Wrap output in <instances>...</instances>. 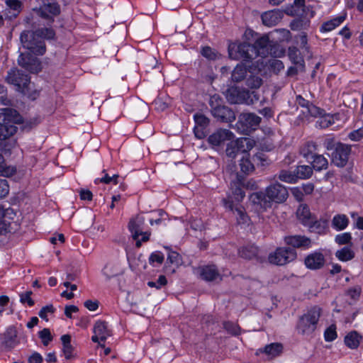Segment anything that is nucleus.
<instances>
[{"instance_id":"17","label":"nucleus","mask_w":363,"mask_h":363,"mask_svg":"<svg viewBox=\"0 0 363 363\" xmlns=\"http://www.w3.org/2000/svg\"><path fill=\"white\" fill-rule=\"evenodd\" d=\"M233 133L227 129H219L208 137V141L213 145L218 146L225 141L233 139Z\"/></svg>"},{"instance_id":"41","label":"nucleus","mask_w":363,"mask_h":363,"mask_svg":"<svg viewBox=\"0 0 363 363\" xmlns=\"http://www.w3.org/2000/svg\"><path fill=\"white\" fill-rule=\"evenodd\" d=\"M252 259L261 263L265 259V253L257 247L251 245V260Z\"/></svg>"},{"instance_id":"3","label":"nucleus","mask_w":363,"mask_h":363,"mask_svg":"<svg viewBox=\"0 0 363 363\" xmlns=\"http://www.w3.org/2000/svg\"><path fill=\"white\" fill-rule=\"evenodd\" d=\"M21 122V116L14 109L4 108L0 112V150L4 154H11L16 147V140L10 138L16 133V124Z\"/></svg>"},{"instance_id":"61","label":"nucleus","mask_w":363,"mask_h":363,"mask_svg":"<svg viewBox=\"0 0 363 363\" xmlns=\"http://www.w3.org/2000/svg\"><path fill=\"white\" fill-rule=\"evenodd\" d=\"M220 103L221 99L218 95L215 94L210 98L209 104L211 108V110H213L217 106H222Z\"/></svg>"},{"instance_id":"59","label":"nucleus","mask_w":363,"mask_h":363,"mask_svg":"<svg viewBox=\"0 0 363 363\" xmlns=\"http://www.w3.org/2000/svg\"><path fill=\"white\" fill-rule=\"evenodd\" d=\"M300 40V47L306 51H308L309 47L308 46V38L306 33H302L299 35L296 36Z\"/></svg>"},{"instance_id":"4","label":"nucleus","mask_w":363,"mask_h":363,"mask_svg":"<svg viewBox=\"0 0 363 363\" xmlns=\"http://www.w3.org/2000/svg\"><path fill=\"white\" fill-rule=\"evenodd\" d=\"M289 196L286 188L278 183L271 184L266 189V193L256 192L251 194V206L257 213L270 208L272 202L282 203Z\"/></svg>"},{"instance_id":"38","label":"nucleus","mask_w":363,"mask_h":363,"mask_svg":"<svg viewBox=\"0 0 363 363\" xmlns=\"http://www.w3.org/2000/svg\"><path fill=\"white\" fill-rule=\"evenodd\" d=\"M247 74V67L245 65H238L232 73V79L235 82L242 80Z\"/></svg>"},{"instance_id":"5","label":"nucleus","mask_w":363,"mask_h":363,"mask_svg":"<svg viewBox=\"0 0 363 363\" xmlns=\"http://www.w3.org/2000/svg\"><path fill=\"white\" fill-rule=\"evenodd\" d=\"M321 313L322 309L315 306L301 315L296 327L298 333L306 336L312 335L317 328Z\"/></svg>"},{"instance_id":"39","label":"nucleus","mask_w":363,"mask_h":363,"mask_svg":"<svg viewBox=\"0 0 363 363\" xmlns=\"http://www.w3.org/2000/svg\"><path fill=\"white\" fill-rule=\"evenodd\" d=\"M15 172V167L7 165L4 157L0 154V176L10 177L13 175Z\"/></svg>"},{"instance_id":"40","label":"nucleus","mask_w":363,"mask_h":363,"mask_svg":"<svg viewBox=\"0 0 363 363\" xmlns=\"http://www.w3.org/2000/svg\"><path fill=\"white\" fill-rule=\"evenodd\" d=\"M278 178L284 182L293 184L296 182L295 172H291L288 170H281L279 172Z\"/></svg>"},{"instance_id":"58","label":"nucleus","mask_w":363,"mask_h":363,"mask_svg":"<svg viewBox=\"0 0 363 363\" xmlns=\"http://www.w3.org/2000/svg\"><path fill=\"white\" fill-rule=\"evenodd\" d=\"M337 143L335 142L334 138L328 137L325 139L323 145L327 150H335V146Z\"/></svg>"},{"instance_id":"15","label":"nucleus","mask_w":363,"mask_h":363,"mask_svg":"<svg viewBox=\"0 0 363 363\" xmlns=\"http://www.w3.org/2000/svg\"><path fill=\"white\" fill-rule=\"evenodd\" d=\"M197 273L200 277L206 281H213L221 279V276L215 265H206L198 269Z\"/></svg>"},{"instance_id":"45","label":"nucleus","mask_w":363,"mask_h":363,"mask_svg":"<svg viewBox=\"0 0 363 363\" xmlns=\"http://www.w3.org/2000/svg\"><path fill=\"white\" fill-rule=\"evenodd\" d=\"M201 54L206 58L211 60H216L218 57V53L208 46L202 48Z\"/></svg>"},{"instance_id":"21","label":"nucleus","mask_w":363,"mask_h":363,"mask_svg":"<svg viewBox=\"0 0 363 363\" xmlns=\"http://www.w3.org/2000/svg\"><path fill=\"white\" fill-rule=\"evenodd\" d=\"M144 223L145 218L140 216H137L135 218L130 221L128 228L133 234V239L136 240L138 238L140 235H142Z\"/></svg>"},{"instance_id":"32","label":"nucleus","mask_w":363,"mask_h":363,"mask_svg":"<svg viewBox=\"0 0 363 363\" xmlns=\"http://www.w3.org/2000/svg\"><path fill=\"white\" fill-rule=\"evenodd\" d=\"M345 19V16H340L330 21L324 23L320 28L322 32H329L335 29L337 26H340Z\"/></svg>"},{"instance_id":"22","label":"nucleus","mask_w":363,"mask_h":363,"mask_svg":"<svg viewBox=\"0 0 363 363\" xmlns=\"http://www.w3.org/2000/svg\"><path fill=\"white\" fill-rule=\"evenodd\" d=\"M7 9L4 11V16L7 18H16L21 12L22 4L18 0H7Z\"/></svg>"},{"instance_id":"43","label":"nucleus","mask_w":363,"mask_h":363,"mask_svg":"<svg viewBox=\"0 0 363 363\" xmlns=\"http://www.w3.org/2000/svg\"><path fill=\"white\" fill-rule=\"evenodd\" d=\"M39 337L41 338L44 345L47 346L50 341L52 340V336L50 333V330L48 328H44L39 332Z\"/></svg>"},{"instance_id":"2","label":"nucleus","mask_w":363,"mask_h":363,"mask_svg":"<svg viewBox=\"0 0 363 363\" xmlns=\"http://www.w3.org/2000/svg\"><path fill=\"white\" fill-rule=\"evenodd\" d=\"M238 153L242 155L240 160V171L236 174L235 179L230 184V189L235 199L240 201L245 196L244 189H247L249 181L247 176L250 170V138L247 137L238 138L235 141Z\"/></svg>"},{"instance_id":"51","label":"nucleus","mask_w":363,"mask_h":363,"mask_svg":"<svg viewBox=\"0 0 363 363\" xmlns=\"http://www.w3.org/2000/svg\"><path fill=\"white\" fill-rule=\"evenodd\" d=\"M167 262L178 266L181 262V257L179 253L171 251L168 254Z\"/></svg>"},{"instance_id":"53","label":"nucleus","mask_w":363,"mask_h":363,"mask_svg":"<svg viewBox=\"0 0 363 363\" xmlns=\"http://www.w3.org/2000/svg\"><path fill=\"white\" fill-rule=\"evenodd\" d=\"M164 261V256L160 252H155L150 255L149 258V262L151 264H153L155 262L157 264H162Z\"/></svg>"},{"instance_id":"56","label":"nucleus","mask_w":363,"mask_h":363,"mask_svg":"<svg viewBox=\"0 0 363 363\" xmlns=\"http://www.w3.org/2000/svg\"><path fill=\"white\" fill-rule=\"evenodd\" d=\"M31 294H32V291H26V292H25L23 294H21L20 295L21 302L23 303H28V304L30 306H33L34 305V301L30 298Z\"/></svg>"},{"instance_id":"11","label":"nucleus","mask_w":363,"mask_h":363,"mask_svg":"<svg viewBox=\"0 0 363 363\" xmlns=\"http://www.w3.org/2000/svg\"><path fill=\"white\" fill-rule=\"evenodd\" d=\"M18 65L30 72L37 73L41 70V64L39 60L30 52L22 53L18 59Z\"/></svg>"},{"instance_id":"52","label":"nucleus","mask_w":363,"mask_h":363,"mask_svg":"<svg viewBox=\"0 0 363 363\" xmlns=\"http://www.w3.org/2000/svg\"><path fill=\"white\" fill-rule=\"evenodd\" d=\"M11 223L7 222L5 216L0 220V235L11 232Z\"/></svg>"},{"instance_id":"6","label":"nucleus","mask_w":363,"mask_h":363,"mask_svg":"<svg viewBox=\"0 0 363 363\" xmlns=\"http://www.w3.org/2000/svg\"><path fill=\"white\" fill-rule=\"evenodd\" d=\"M251 49L255 50L257 56L265 57L271 55L275 57H281L284 55L285 50L279 46L273 44L269 39L267 35H264L257 38L252 45Z\"/></svg>"},{"instance_id":"26","label":"nucleus","mask_w":363,"mask_h":363,"mask_svg":"<svg viewBox=\"0 0 363 363\" xmlns=\"http://www.w3.org/2000/svg\"><path fill=\"white\" fill-rule=\"evenodd\" d=\"M236 128L238 131L245 135H250V113H243L240 115L238 122L236 123Z\"/></svg>"},{"instance_id":"19","label":"nucleus","mask_w":363,"mask_h":363,"mask_svg":"<svg viewBox=\"0 0 363 363\" xmlns=\"http://www.w3.org/2000/svg\"><path fill=\"white\" fill-rule=\"evenodd\" d=\"M285 243L295 248H308L311 246V239L304 235H289L284 238Z\"/></svg>"},{"instance_id":"13","label":"nucleus","mask_w":363,"mask_h":363,"mask_svg":"<svg viewBox=\"0 0 363 363\" xmlns=\"http://www.w3.org/2000/svg\"><path fill=\"white\" fill-rule=\"evenodd\" d=\"M1 343L3 347L10 350L18 345L17 330L15 327L10 326L1 335Z\"/></svg>"},{"instance_id":"44","label":"nucleus","mask_w":363,"mask_h":363,"mask_svg":"<svg viewBox=\"0 0 363 363\" xmlns=\"http://www.w3.org/2000/svg\"><path fill=\"white\" fill-rule=\"evenodd\" d=\"M274 32L279 35V41L289 42L291 38V33L287 29H285V28L276 29V30H274Z\"/></svg>"},{"instance_id":"54","label":"nucleus","mask_w":363,"mask_h":363,"mask_svg":"<svg viewBox=\"0 0 363 363\" xmlns=\"http://www.w3.org/2000/svg\"><path fill=\"white\" fill-rule=\"evenodd\" d=\"M9 192V186L6 179H0V199L5 197Z\"/></svg>"},{"instance_id":"35","label":"nucleus","mask_w":363,"mask_h":363,"mask_svg":"<svg viewBox=\"0 0 363 363\" xmlns=\"http://www.w3.org/2000/svg\"><path fill=\"white\" fill-rule=\"evenodd\" d=\"M360 339L361 337L357 334V333L353 331L345 336V343L348 347L354 349L359 346Z\"/></svg>"},{"instance_id":"63","label":"nucleus","mask_w":363,"mask_h":363,"mask_svg":"<svg viewBox=\"0 0 363 363\" xmlns=\"http://www.w3.org/2000/svg\"><path fill=\"white\" fill-rule=\"evenodd\" d=\"M84 306L91 311H96L99 307V302L97 301L87 300L84 302Z\"/></svg>"},{"instance_id":"14","label":"nucleus","mask_w":363,"mask_h":363,"mask_svg":"<svg viewBox=\"0 0 363 363\" xmlns=\"http://www.w3.org/2000/svg\"><path fill=\"white\" fill-rule=\"evenodd\" d=\"M212 115L218 121L225 123H230L235 119L234 112L225 106H217L211 110Z\"/></svg>"},{"instance_id":"24","label":"nucleus","mask_w":363,"mask_h":363,"mask_svg":"<svg viewBox=\"0 0 363 363\" xmlns=\"http://www.w3.org/2000/svg\"><path fill=\"white\" fill-rule=\"evenodd\" d=\"M296 216L298 220L305 226L309 225L311 220L314 218L310 212L308 206L305 204H301L298 206L296 211Z\"/></svg>"},{"instance_id":"57","label":"nucleus","mask_w":363,"mask_h":363,"mask_svg":"<svg viewBox=\"0 0 363 363\" xmlns=\"http://www.w3.org/2000/svg\"><path fill=\"white\" fill-rule=\"evenodd\" d=\"M226 155L230 157H235L237 155H239V153H238L237 152V150H236V144L235 143H230L228 144L227 145V148H226Z\"/></svg>"},{"instance_id":"9","label":"nucleus","mask_w":363,"mask_h":363,"mask_svg":"<svg viewBox=\"0 0 363 363\" xmlns=\"http://www.w3.org/2000/svg\"><path fill=\"white\" fill-rule=\"evenodd\" d=\"M351 152V146L337 143L335 150L332 153V162L337 167H343L347 163Z\"/></svg>"},{"instance_id":"8","label":"nucleus","mask_w":363,"mask_h":363,"mask_svg":"<svg viewBox=\"0 0 363 363\" xmlns=\"http://www.w3.org/2000/svg\"><path fill=\"white\" fill-rule=\"evenodd\" d=\"M296 252L289 247H279L268 257L269 262L276 265H284L294 260Z\"/></svg>"},{"instance_id":"50","label":"nucleus","mask_w":363,"mask_h":363,"mask_svg":"<svg viewBox=\"0 0 363 363\" xmlns=\"http://www.w3.org/2000/svg\"><path fill=\"white\" fill-rule=\"evenodd\" d=\"M167 282V281L165 276L160 275L157 279V281H149L147 283V285L150 287H155L156 289H159L162 286L166 285Z\"/></svg>"},{"instance_id":"47","label":"nucleus","mask_w":363,"mask_h":363,"mask_svg":"<svg viewBox=\"0 0 363 363\" xmlns=\"http://www.w3.org/2000/svg\"><path fill=\"white\" fill-rule=\"evenodd\" d=\"M325 339L326 341H333L337 337L336 327L330 325L325 331Z\"/></svg>"},{"instance_id":"20","label":"nucleus","mask_w":363,"mask_h":363,"mask_svg":"<svg viewBox=\"0 0 363 363\" xmlns=\"http://www.w3.org/2000/svg\"><path fill=\"white\" fill-rule=\"evenodd\" d=\"M325 262V258L322 253L314 252L305 259L306 266L311 269H317L321 268Z\"/></svg>"},{"instance_id":"36","label":"nucleus","mask_w":363,"mask_h":363,"mask_svg":"<svg viewBox=\"0 0 363 363\" xmlns=\"http://www.w3.org/2000/svg\"><path fill=\"white\" fill-rule=\"evenodd\" d=\"M317 150V145L313 141H308L305 143L300 147V154L305 158H308L310 155Z\"/></svg>"},{"instance_id":"64","label":"nucleus","mask_w":363,"mask_h":363,"mask_svg":"<svg viewBox=\"0 0 363 363\" xmlns=\"http://www.w3.org/2000/svg\"><path fill=\"white\" fill-rule=\"evenodd\" d=\"M43 357L38 352H34L28 358L29 363H42Z\"/></svg>"},{"instance_id":"42","label":"nucleus","mask_w":363,"mask_h":363,"mask_svg":"<svg viewBox=\"0 0 363 363\" xmlns=\"http://www.w3.org/2000/svg\"><path fill=\"white\" fill-rule=\"evenodd\" d=\"M196 127L205 128L208 125L209 120L203 114L196 113L194 116Z\"/></svg>"},{"instance_id":"23","label":"nucleus","mask_w":363,"mask_h":363,"mask_svg":"<svg viewBox=\"0 0 363 363\" xmlns=\"http://www.w3.org/2000/svg\"><path fill=\"white\" fill-rule=\"evenodd\" d=\"M306 227L311 233L323 235L325 234L328 230V221L326 220H316L314 217Z\"/></svg>"},{"instance_id":"34","label":"nucleus","mask_w":363,"mask_h":363,"mask_svg":"<svg viewBox=\"0 0 363 363\" xmlns=\"http://www.w3.org/2000/svg\"><path fill=\"white\" fill-rule=\"evenodd\" d=\"M313 174V168L309 165H299L295 171L296 179H305L311 177Z\"/></svg>"},{"instance_id":"28","label":"nucleus","mask_w":363,"mask_h":363,"mask_svg":"<svg viewBox=\"0 0 363 363\" xmlns=\"http://www.w3.org/2000/svg\"><path fill=\"white\" fill-rule=\"evenodd\" d=\"M288 56L293 64L299 66L301 69L304 68V60L301 56L299 50L296 47L291 46L289 48Z\"/></svg>"},{"instance_id":"29","label":"nucleus","mask_w":363,"mask_h":363,"mask_svg":"<svg viewBox=\"0 0 363 363\" xmlns=\"http://www.w3.org/2000/svg\"><path fill=\"white\" fill-rule=\"evenodd\" d=\"M93 331L94 334L99 335L101 341H105L106 338L111 335V333L105 321L98 320L96 322Z\"/></svg>"},{"instance_id":"27","label":"nucleus","mask_w":363,"mask_h":363,"mask_svg":"<svg viewBox=\"0 0 363 363\" xmlns=\"http://www.w3.org/2000/svg\"><path fill=\"white\" fill-rule=\"evenodd\" d=\"M349 223V218L346 215L337 214L333 218L331 225L335 230L340 231L345 230L348 226Z\"/></svg>"},{"instance_id":"62","label":"nucleus","mask_w":363,"mask_h":363,"mask_svg":"<svg viewBox=\"0 0 363 363\" xmlns=\"http://www.w3.org/2000/svg\"><path fill=\"white\" fill-rule=\"evenodd\" d=\"M224 327L227 331L233 335H237L238 333L239 328L237 325L232 323H225Z\"/></svg>"},{"instance_id":"48","label":"nucleus","mask_w":363,"mask_h":363,"mask_svg":"<svg viewBox=\"0 0 363 363\" xmlns=\"http://www.w3.org/2000/svg\"><path fill=\"white\" fill-rule=\"evenodd\" d=\"M352 235L350 233H344L336 235L335 242L339 245H345L350 242Z\"/></svg>"},{"instance_id":"7","label":"nucleus","mask_w":363,"mask_h":363,"mask_svg":"<svg viewBox=\"0 0 363 363\" xmlns=\"http://www.w3.org/2000/svg\"><path fill=\"white\" fill-rule=\"evenodd\" d=\"M5 81L9 84L13 86L16 91L25 95L28 94L30 77L18 69L13 68L9 70Z\"/></svg>"},{"instance_id":"49","label":"nucleus","mask_w":363,"mask_h":363,"mask_svg":"<svg viewBox=\"0 0 363 363\" xmlns=\"http://www.w3.org/2000/svg\"><path fill=\"white\" fill-rule=\"evenodd\" d=\"M55 312V308L52 304L47 305L43 307L38 313L39 316L45 320H48L47 315L48 313H53Z\"/></svg>"},{"instance_id":"18","label":"nucleus","mask_w":363,"mask_h":363,"mask_svg":"<svg viewBox=\"0 0 363 363\" xmlns=\"http://www.w3.org/2000/svg\"><path fill=\"white\" fill-rule=\"evenodd\" d=\"M283 12L280 10H271L262 14V23L268 27L276 26L283 18Z\"/></svg>"},{"instance_id":"16","label":"nucleus","mask_w":363,"mask_h":363,"mask_svg":"<svg viewBox=\"0 0 363 363\" xmlns=\"http://www.w3.org/2000/svg\"><path fill=\"white\" fill-rule=\"evenodd\" d=\"M296 101L298 106H301L305 109L303 110L302 112L306 116L317 117L318 116L322 115L323 111L320 108L311 104L308 101L306 100L301 96H298L296 97Z\"/></svg>"},{"instance_id":"46","label":"nucleus","mask_w":363,"mask_h":363,"mask_svg":"<svg viewBox=\"0 0 363 363\" xmlns=\"http://www.w3.org/2000/svg\"><path fill=\"white\" fill-rule=\"evenodd\" d=\"M333 123L332 117L326 116L320 117L316 122V125L320 128H326Z\"/></svg>"},{"instance_id":"33","label":"nucleus","mask_w":363,"mask_h":363,"mask_svg":"<svg viewBox=\"0 0 363 363\" xmlns=\"http://www.w3.org/2000/svg\"><path fill=\"white\" fill-rule=\"evenodd\" d=\"M335 256L342 262H347L354 257V252L349 247H344L335 252Z\"/></svg>"},{"instance_id":"25","label":"nucleus","mask_w":363,"mask_h":363,"mask_svg":"<svg viewBox=\"0 0 363 363\" xmlns=\"http://www.w3.org/2000/svg\"><path fill=\"white\" fill-rule=\"evenodd\" d=\"M282 350V345L281 343L274 342L266 345L263 349H259V352L265 354L268 359H273L280 355Z\"/></svg>"},{"instance_id":"12","label":"nucleus","mask_w":363,"mask_h":363,"mask_svg":"<svg viewBox=\"0 0 363 363\" xmlns=\"http://www.w3.org/2000/svg\"><path fill=\"white\" fill-rule=\"evenodd\" d=\"M225 96L228 102L231 104H244L247 103L250 98V94L247 90L238 86H231L226 91Z\"/></svg>"},{"instance_id":"37","label":"nucleus","mask_w":363,"mask_h":363,"mask_svg":"<svg viewBox=\"0 0 363 363\" xmlns=\"http://www.w3.org/2000/svg\"><path fill=\"white\" fill-rule=\"evenodd\" d=\"M63 345V352L66 359H70L72 357L73 347L71 345V337L69 335H64L61 337Z\"/></svg>"},{"instance_id":"10","label":"nucleus","mask_w":363,"mask_h":363,"mask_svg":"<svg viewBox=\"0 0 363 363\" xmlns=\"http://www.w3.org/2000/svg\"><path fill=\"white\" fill-rule=\"evenodd\" d=\"M250 44L247 42L233 43L228 45L230 58L235 60H245L249 58Z\"/></svg>"},{"instance_id":"55","label":"nucleus","mask_w":363,"mask_h":363,"mask_svg":"<svg viewBox=\"0 0 363 363\" xmlns=\"http://www.w3.org/2000/svg\"><path fill=\"white\" fill-rule=\"evenodd\" d=\"M9 99L7 95L6 88L0 84V104L3 105H7L9 103Z\"/></svg>"},{"instance_id":"60","label":"nucleus","mask_w":363,"mask_h":363,"mask_svg":"<svg viewBox=\"0 0 363 363\" xmlns=\"http://www.w3.org/2000/svg\"><path fill=\"white\" fill-rule=\"evenodd\" d=\"M363 137V129L354 130L349 134V138L352 140L358 141Z\"/></svg>"},{"instance_id":"30","label":"nucleus","mask_w":363,"mask_h":363,"mask_svg":"<svg viewBox=\"0 0 363 363\" xmlns=\"http://www.w3.org/2000/svg\"><path fill=\"white\" fill-rule=\"evenodd\" d=\"M311 157L313 159V161L311 162L312 168L315 171L319 172L328 168V160L323 155L314 154Z\"/></svg>"},{"instance_id":"1","label":"nucleus","mask_w":363,"mask_h":363,"mask_svg":"<svg viewBox=\"0 0 363 363\" xmlns=\"http://www.w3.org/2000/svg\"><path fill=\"white\" fill-rule=\"evenodd\" d=\"M60 13L59 5L47 4L33 8L30 17H26L25 21L35 30L21 33L20 40L23 48L35 55H43L46 51L44 40L55 39V31L52 24Z\"/></svg>"},{"instance_id":"31","label":"nucleus","mask_w":363,"mask_h":363,"mask_svg":"<svg viewBox=\"0 0 363 363\" xmlns=\"http://www.w3.org/2000/svg\"><path fill=\"white\" fill-rule=\"evenodd\" d=\"M309 26H310L309 19L304 18V17L295 18L290 23V25H289L290 28L292 30H296V31L306 30L309 28Z\"/></svg>"}]
</instances>
